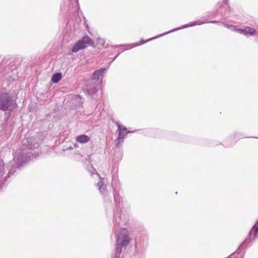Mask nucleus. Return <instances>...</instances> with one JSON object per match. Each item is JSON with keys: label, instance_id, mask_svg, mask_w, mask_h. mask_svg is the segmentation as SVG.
Instances as JSON below:
<instances>
[{"label": "nucleus", "instance_id": "2", "mask_svg": "<svg viewBox=\"0 0 258 258\" xmlns=\"http://www.w3.org/2000/svg\"><path fill=\"white\" fill-rule=\"evenodd\" d=\"M16 104L8 94H4L0 95V109L12 110L15 107Z\"/></svg>", "mask_w": 258, "mask_h": 258}, {"label": "nucleus", "instance_id": "21", "mask_svg": "<svg viewBox=\"0 0 258 258\" xmlns=\"http://www.w3.org/2000/svg\"><path fill=\"white\" fill-rule=\"evenodd\" d=\"M116 258H121V257H120L118 256V257H116Z\"/></svg>", "mask_w": 258, "mask_h": 258}, {"label": "nucleus", "instance_id": "20", "mask_svg": "<svg viewBox=\"0 0 258 258\" xmlns=\"http://www.w3.org/2000/svg\"><path fill=\"white\" fill-rule=\"evenodd\" d=\"M84 92H85L86 94H88V95L91 94V93L88 90H85Z\"/></svg>", "mask_w": 258, "mask_h": 258}, {"label": "nucleus", "instance_id": "4", "mask_svg": "<svg viewBox=\"0 0 258 258\" xmlns=\"http://www.w3.org/2000/svg\"><path fill=\"white\" fill-rule=\"evenodd\" d=\"M130 241L128 233L125 228H122L117 234L116 238V245L122 246L128 244Z\"/></svg>", "mask_w": 258, "mask_h": 258}, {"label": "nucleus", "instance_id": "19", "mask_svg": "<svg viewBox=\"0 0 258 258\" xmlns=\"http://www.w3.org/2000/svg\"><path fill=\"white\" fill-rule=\"evenodd\" d=\"M258 234V228L254 230V238L256 237V235Z\"/></svg>", "mask_w": 258, "mask_h": 258}, {"label": "nucleus", "instance_id": "1", "mask_svg": "<svg viewBox=\"0 0 258 258\" xmlns=\"http://www.w3.org/2000/svg\"><path fill=\"white\" fill-rule=\"evenodd\" d=\"M32 138L29 140L25 139L23 141V146H26L25 147H23L22 149L17 150L15 155L14 160L17 162L18 165H21L22 164L27 162L30 159V155L33 156L34 153L29 152L28 150H32L33 148H36L38 146V144L35 143L32 145L31 141Z\"/></svg>", "mask_w": 258, "mask_h": 258}, {"label": "nucleus", "instance_id": "6", "mask_svg": "<svg viewBox=\"0 0 258 258\" xmlns=\"http://www.w3.org/2000/svg\"><path fill=\"white\" fill-rule=\"evenodd\" d=\"M207 23L206 21H204V22L197 21V22H192L190 24H187V25H183L181 27L177 28H176L175 29H174V30H171V31H170L169 32H166V33H164L163 34H161V35H159L158 37H160L161 36H163V35H164L165 34H168V33H169L170 32H173V31H174L175 30H179L180 29L187 28L188 27H191V26H195L196 25H201L202 24H204V23Z\"/></svg>", "mask_w": 258, "mask_h": 258}, {"label": "nucleus", "instance_id": "3", "mask_svg": "<svg viewBox=\"0 0 258 258\" xmlns=\"http://www.w3.org/2000/svg\"><path fill=\"white\" fill-rule=\"evenodd\" d=\"M86 44L90 46L94 45L93 41L88 36H84L81 40H79L75 43L72 48V52H77L80 50L86 48Z\"/></svg>", "mask_w": 258, "mask_h": 258}, {"label": "nucleus", "instance_id": "10", "mask_svg": "<svg viewBox=\"0 0 258 258\" xmlns=\"http://www.w3.org/2000/svg\"><path fill=\"white\" fill-rule=\"evenodd\" d=\"M61 78V74L60 73H55L54 74L52 78L51 81L54 83H57Z\"/></svg>", "mask_w": 258, "mask_h": 258}, {"label": "nucleus", "instance_id": "7", "mask_svg": "<svg viewBox=\"0 0 258 258\" xmlns=\"http://www.w3.org/2000/svg\"><path fill=\"white\" fill-rule=\"evenodd\" d=\"M90 140V137L85 135H80L76 138V141L82 144L86 143L88 142Z\"/></svg>", "mask_w": 258, "mask_h": 258}, {"label": "nucleus", "instance_id": "12", "mask_svg": "<svg viewBox=\"0 0 258 258\" xmlns=\"http://www.w3.org/2000/svg\"><path fill=\"white\" fill-rule=\"evenodd\" d=\"M121 253V247L116 245L115 247V252L113 258H116V257H117L118 256L120 257Z\"/></svg>", "mask_w": 258, "mask_h": 258}, {"label": "nucleus", "instance_id": "5", "mask_svg": "<svg viewBox=\"0 0 258 258\" xmlns=\"http://www.w3.org/2000/svg\"><path fill=\"white\" fill-rule=\"evenodd\" d=\"M116 124L118 127V130H117V132H118V137H117V140H118V143H116V146H118L119 144V142H120V140H122L125 135L126 134V133H127V132H126V128L124 126H122L121 124H120L118 122H116ZM134 132H132V131H128V133H134Z\"/></svg>", "mask_w": 258, "mask_h": 258}, {"label": "nucleus", "instance_id": "9", "mask_svg": "<svg viewBox=\"0 0 258 258\" xmlns=\"http://www.w3.org/2000/svg\"><path fill=\"white\" fill-rule=\"evenodd\" d=\"M106 71L105 68H102L100 70L96 71L93 73V78L95 79H99L100 77H102L103 74Z\"/></svg>", "mask_w": 258, "mask_h": 258}, {"label": "nucleus", "instance_id": "8", "mask_svg": "<svg viewBox=\"0 0 258 258\" xmlns=\"http://www.w3.org/2000/svg\"><path fill=\"white\" fill-rule=\"evenodd\" d=\"M245 35H256L258 34V32L253 28L249 27H246L244 28Z\"/></svg>", "mask_w": 258, "mask_h": 258}, {"label": "nucleus", "instance_id": "13", "mask_svg": "<svg viewBox=\"0 0 258 258\" xmlns=\"http://www.w3.org/2000/svg\"><path fill=\"white\" fill-rule=\"evenodd\" d=\"M4 164L2 161L0 160V177L4 174Z\"/></svg>", "mask_w": 258, "mask_h": 258}, {"label": "nucleus", "instance_id": "17", "mask_svg": "<svg viewBox=\"0 0 258 258\" xmlns=\"http://www.w3.org/2000/svg\"><path fill=\"white\" fill-rule=\"evenodd\" d=\"M224 26H225V27H227L228 29H231V30L233 31V29L235 28V27L230 25H228V24H224Z\"/></svg>", "mask_w": 258, "mask_h": 258}, {"label": "nucleus", "instance_id": "14", "mask_svg": "<svg viewBox=\"0 0 258 258\" xmlns=\"http://www.w3.org/2000/svg\"><path fill=\"white\" fill-rule=\"evenodd\" d=\"M97 42L99 44L101 45H103L105 43V40H104V39L99 37L97 39Z\"/></svg>", "mask_w": 258, "mask_h": 258}, {"label": "nucleus", "instance_id": "11", "mask_svg": "<svg viewBox=\"0 0 258 258\" xmlns=\"http://www.w3.org/2000/svg\"><path fill=\"white\" fill-rule=\"evenodd\" d=\"M98 186L100 192L102 195L105 192V186L104 185L103 182L101 179L98 183Z\"/></svg>", "mask_w": 258, "mask_h": 258}, {"label": "nucleus", "instance_id": "15", "mask_svg": "<svg viewBox=\"0 0 258 258\" xmlns=\"http://www.w3.org/2000/svg\"><path fill=\"white\" fill-rule=\"evenodd\" d=\"M233 31H236L237 32H238V33H239L240 34H242L245 35L244 29H236L235 28L233 29Z\"/></svg>", "mask_w": 258, "mask_h": 258}, {"label": "nucleus", "instance_id": "18", "mask_svg": "<svg viewBox=\"0 0 258 258\" xmlns=\"http://www.w3.org/2000/svg\"><path fill=\"white\" fill-rule=\"evenodd\" d=\"M224 26H225V27H227L228 29H231V30L233 31V29L235 28V27L230 25H228V24H224Z\"/></svg>", "mask_w": 258, "mask_h": 258}, {"label": "nucleus", "instance_id": "16", "mask_svg": "<svg viewBox=\"0 0 258 258\" xmlns=\"http://www.w3.org/2000/svg\"><path fill=\"white\" fill-rule=\"evenodd\" d=\"M157 37H156V38H157ZM155 38H156V37H153V38H151V39H149L147 40V41H144L143 40H142V42H141V43H137V44H134V46H133V47H135V46H136L140 45H141V44H143V43H145L146 42L149 41H150V40H152V39H155Z\"/></svg>", "mask_w": 258, "mask_h": 258}]
</instances>
